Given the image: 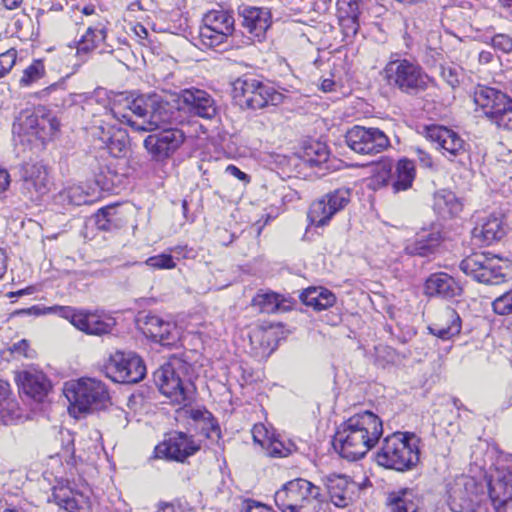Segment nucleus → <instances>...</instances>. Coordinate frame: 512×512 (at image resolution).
<instances>
[{
    "label": "nucleus",
    "instance_id": "61",
    "mask_svg": "<svg viewBox=\"0 0 512 512\" xmlns=\"http://www.w3.org/2000/svg\"><path fill=\"white\" fill-rule=\"evenodd\" d=\"M10 185V175L6 169L0 168V193Z\"/></svg>",
    "mask_w": 512,
    "mask_h": 512
},
{
    "label": "nucleus",
    "instance_id": "50",
    "mask_svg": "<svg viewBox=\"0 0 512 512\" xmlns=\"http://www.w3.org/2000/svg\"><path fill=\"white\" fill-rule=\"evenodd\" d=\"M493 311L498 315L512 314V288L492 302Z\"/></svg>",
    "mask_w": 512,
    "mask_h": 512
},
{
    "label": "nucleus",
    "instance_id": "55",
    "mask_svg": "<svg viewBox=\"0 0 512 512\" xmlns=\"http://www.w3.org/2000/svg\"><path fill=\"white\" fill-rule=\"evenodd\" d=\"M359 0H337V15H359Z\"/></svg>",
    "mask_w": 512,
    "mask_h": 512
},
{
    "label": "nucleus",
    "instance_id": "44",
    "mask_svg": "<svg viewBox=\"0 0 512 512\" xmlns=\"http://www.w3.org/2000/svg\"><path fill=\"white\" fill-rule=\"evenodd\" d=\"M96 225L100 230L109 231L117 226L116 208L107 206L98 210L95 215Z\"/></svg>",
    "mask_w": 512,
    "mask_h": 512
},
{
    "label": "nucleus",
    "instance_id": "1",
    "mask_svg": "<svg viewBox=\"0 0 512 512\" xmlns=\"http://www.w3.org/2000/svg\"><path fill=\"white\" fill-rule=\"evenodd\" d=\"M163 96L157 93L141 94L125 104L114 101L110 107H103V112L94 115L95 133L104 147L113 157L126 154L129 136L126 130L117 124H127L135 131H152L167 122L179 120Z\"/></svg>",
    "mask_w": 512,
    "mask_h": 512
},
{
    "label": "nucleus",
    "instance_id": "49",
    "mask_svg": "<svg viewBox=\"0 0 512 512\" xmlns=\"http://www.w3.org/2000/svg\"><path fill=\"white\" fill-rule=\"evenodd\" d=\"M440 76L452 89H455L460 85L462 69L452 64L441 65Z\"/></svg>",
    "mask_w": 512,
    "mask_h": 512
},
{
    "label": "nucleus",
    "instance_id": "54",
    "mask_svg": "<svg viewBox=\"0 0 512 512\" xmlns=\"http://www.w3.org/2000/svg\"><path fill=\"white\" fill-rule=\"evenodd\" d=\"M263 449H265L267 455L271 457H285L289 453V450L285 448L283 443L276 439L274 436L269 440Z\"/></svg>",
    "mask_w": 512,
    "mask_h": 512
},
{
    "label": "nucleus",
    "instance_id": "31",
    "mask_svg": "<svg viewBox=\"0 0 512 512\" xmlns=\"http://www.w3.org/2000/svg\"><path fill=\"white\" fill-rule=\"evenodd\" d=\"M19 403L7 381L0 380V422L8 425L21 418Z\"/></svg>",
    "mask_w": 512,
    "mask_h": 512
},
{
    "label": "nucleus",
    "instance_id": "26",
    "mask_svg": "<svg viewBox=\"0 0 512 512\" xmlns=\"http://www.w3.org/2000/svg\"><path fill=\"white\" fill-rule=\"evenodd\" d=\"M242 25L258 41H261L271 26V12L267 8L244 7L241 11Z\"/></svg>",
    "mask_w": 512,
    "mask_h": 512
},
{
    "label": "nucleus",
    "instance_id": "46",
    "mask_svg": "<svg viewBox=\"0 0 512 512\" xmlns=\"http://www.w3.org/2000/svg\"><path fill=\"white\" fill-rule=\"evenodd\" d=\"M48 312L54 311L60 317L68 320L75 328L78 329L79 324H82L83 309H76L70 306H54L47 308Z\"/></svg>",
    "mask_w": 512,
    "mask_h": 512
},
{
    "label": "nucleus",
    "instance_id": "37",
    "mask_svg": "<svg viewBox=\"0 0 512 512\" xmlns=\"http://www.w3.org/2000/svg\"><path fill=\"white\" fill-rule=\"evenodd\" d=\"M462 207L461 201L452 191L441 190L434 196V210L443 218L458 215Z\"/></svg>",
    "mask_w": 512,
    "mask_h": 512
},
{
    "label": "nucleus",
    "instance_id": "15",
    "mask_svg": "<svg viewBox=\"0 0 512 512\" xmlns=\"http://www.w3.org/2000/svg\"><path fill=\"white\" fill-rule=\"evenodd\" d=\"M347 146L362 155H376L390 146L388 136L379 128L354 126L345 135Z\"/></svg>",
    "mask_w": 512,
    "mask_h": 512
},
{
    "label": "nucleus",
    "instance_id": "63",
    "mask_svg": "<svg viewBox=\"0 0 512 512\" xmlns=\"http://www.w3.org/2000/svg\"><path fill=\"white\" fill-rule=\"evenodd\" d=\"M494 59V54L490 51H481L478 56V60L480 64H489Z\"/></svg>",
    "mask_w": 512,
    "mask_h": 512
},
{
    "label": "nucleus",
    "instance_id": "16",
    "mask_svg": "<svg viewBox=\"0 0 512 512\" xmlns=\"http://www.w3.org/2000/svg\"><path fill=\"white\" fill-rule=\"evenodd\" d=\"M154 382L173 404L186 406L193 399L192 384L184 383L170 363L162 365L154 372Z\"/></svg>",
    "mask_w": 512,
    "mask_h": 512
},
{
    "label": "nucleus",
    "instance_id": "51",
    "mask_svg": "<svg viewBox=\"0 0 512 512\" xmlns=\"http://www.w3.org/2000/svg\"><path fill=\"white\" fill-rule=\"evenodd\" d=\"M64 197L70 204L76 206H80L88 202V194H86L79 186L69 187L65 190Z\"/></svg>",
    "mask_w": 512,
    "mask_h": 512
},
{
    "label": "nucleus",
    "instance_id": "33",
    "mask_svg": "<svg viewBox=\"0 0 512 512\" xmlns=\"http://www.w3.org/2000/svg\"><path fill=\"white\" fill-rule=\"evenodd\" d=\"M441 233L439 230H423L417 234L414 242L406 246V252L410 255L422 257L429 256L435 252L441 242Z\"/></svg>",
    "mask_w": 512,
    "mask_h": 512
},
{
    "label": "nucleus",
    "instance_id": "5",
    "mask_svg": "<svg viewBox=\"0 0 512 512\" xmlns=\"http://www.w3.org/2000/svg\"><path fill=\"white\" fill-rule=\"evenodd\" d=\"M388 85L409 96L424 93L433 83V79L416 62L408 59L389 61L384 68Z\"/></svg>",
    "mask_w": 512,
    "mask_h": 512
},
{
    "label": "nucleus",
    "instance_id": "11",
    "mask_svg": "<svg viewBox=\"0 0 512 512\" xmlns=\"http://www.w3.org/2000/svg\"><path fill=\"white\" fill-rule=\"evenodd\" d=\"M484 495V486L475 478L460 475L447 484V503L453 512H474Z\"/></svg>",
    "mask_w": 512,
    "mask_h": 512
},
{
    "label": "nucleus",
    "instance_id": "38",
    "mask_svg": "<svg viewBox=\"0 0 512 512\" xmlns=\"http://www.w3.org/2000/svg\"><path fill=\"white\" fill-rule=\"evenodd\" d=\"M301 300L315 310H325L334 305L335 295L323 287H310L301 294Z\"/></svg>",
    "mask_w": 512,
    "mask_h": 512
},
{
    "label": "nucleus",
    "instance_id": "22",
    "mask_svg": "<svg viewBox=\"0 0 512 512\" xmlns=\"http://www.w3.org/2000/svg\"><path fill=\"white\" fill-rule=\"evenodd\" d=\"M324 484L330 501L338 508H345L352 504L359 497L365 485L353 481L344 474H330L325 477Z\"/></svg>",
    "mask_w": 512,
    "mask_h": 512
},
{
    "label": "nucleus",
    "instance_id": "12",
    "mask_svg": "<svg viewBox=\"0 0 512 512\" xmlns=\"http://www.w3.org/2000/svg\"><path fill=\"white\" fill-rule=\"evenodd\" d=\"M199 30V39L207 48H214L225 43L235 30L233 15L226 10L208 11Z\"/></svg>",
    "mask_w": 512,
    "mask_h": 512
},
{
    "label": "nucleus",
    "instance_id": "53",
    "mask_svg": "<svg viewBox=\"0 0 512 512\" xmlns=\"http://www.w3.org/2000/svg\"><path fill=\"white\" fill-rule=\"evenodd\" d=\"M16 59L17 51L15 49H9L0 54V77H3L11 71L16 63Z\"/></svg>",
    "mask_w": 512,
    "mask_h": 512
},
{
    "label": "nucleus",
    "instance_id": "13",
    "mask_svg": "<svg viewBox=\"0 0 512 512\" xmlns=\"http://www.w3.org/2000/svg\"><path fill=\"white\" fill-rule=\"evenodd\" d=\"M350 200L351 192L347 188H339L326 193L311 203L307 214L309 223L316 227L327 225L335 214L348 205Z\"/></svg>",
    "mask_w": 512,
    "mask_h": 512
},
{
    "label": "nucleus",
    "instance_id": "32",
    "mask_svg": "<svg viewBox=\"0 0 512 512\" xmlns=\"http://www.w3.org/2000/svg\"><path fill=\"white\" fill-rule=\"evenodd\" d=\"M252 306L261 313L272 314L289 311L292 307V302L278 293L268 291L257 293L252 299Z\"/></svg>",
    "mask_w": 512,
    "mask_h": 512
},
{
    "label": "nucleus",
    "instance_id": "30",
    "mask_svg": "<svg viewBox=\"0 0 512 512\" xmlns=\"http://www.w3.org/2000/svg\"><path fill=\"white\" fill-rule=\"evenodd\" d=\"M55 503L69 512H89L91 502L83 493L68 488H56L53 491Z\"/></svg>",
    "mask_w": 512,
    "mask_h": 512
},
{
    "label": "nucleus",
    "instance_id": "17",
    "mask_svg": "<svg viewBox=\"0 0 512 512\" xmlns=\"http://www.w3.org/2000/svg\"><path fill=\"white\" fill-rule=\"evenodd\" d=\"M139 330L165 348H178L180 332L173 322L164 321L157 315L140 313L136 317Z\"/></svg>",
    "mask_w": 512,
    "mask_h": 512
},
{
    "label": "nucleus",
    "instance_id": "45",
    "mask_svg": "<svg viewBox=\"0 0 512 512\" xmlns=\"http://www.w3.org/2000/svg\"><path fill=\"white\" fill-rule=\"evenodd\" d=\"M491 123L495 124L498 128L512 131V98L498 110V112L490 120Z\"/></svg>",
    "mask_w": 512,
    "mask_h": 512
},
{
    "label": "nucleus",
    "instance_id": "62",
    "mask_svg": "<svg viewBox=\"0 0 512 512\" xmlns=\"http://www.w3.org/2000/svg\"><path fill=\"white\" fill-rule=\"evenodd\" d=\"M226 171L238 178L239 180H245L247 178V174L244 173L243 171H241L238 167L234 166V165H229L227 168H226Z\"/></svg>",
    "mask_w": 512,
    "mask_h": 512
},
{
    "label": "nucleus",
    "instance_id": "29",
    "mask_svg": "<svg viewBox=\"0 0 512 512\" xmlns=\"http://www.w3.org/2000/svg\"><path fill=\"white\" fill-rule=\"evenodd\" d=\"M21 177L26 189H34L37 195L48 191V173L41 162H26L22 165Z\"/></svg>",
    "mask_w": 512,
    "mask_h": 512
},
{
    "label": "nucleus",
    "instance_id": "59",
    "mask_svg": "<svg viewBox=\"0 0 512 512\" xmlns=\"http://www.w3.org/2000/svg\"><path fill=\"white\" fill-rule=\"evenodd\" d=\"M244 512H274L272 508L258 503V502H248L246 504V508Z\"/></svg>",
    "mask_w": 512,
    "mask_h": 512
},
{
    "label": "nucleus",
    "instance_id": "27",
    "mask_svg": "<svg viewBox=\"0 0 512 512\" xmlns=\"http://www.w3.org/2000/svg\"><path fill=\"white\" fill-rule=\"evenodd\" d=\"M45 123V115L41 111L26 109L15 119L12 131L19 136H34L44 142L45 136L41 132V126Z\"/></svg>",
    "mask_w": 512,
    "mask_h": 512
},
{
    "label": "nucleus",
    "instance_id": "34",
    "mask_svg": "<svg viewBox=\"0 0 512 512\" xmlns=\"http://www.w3.org/2000/svg\"><path fill=\"white\" fill-rule=\"evenodd\" d=\"M387 501L391 512H422L421 499L411 489L391 492Z\"/></svg>",
    "mask_w": 512,
    "mask_h": 512
},
{
    "label": "nucleus",
    "instance_id": "14",
    "mask_svg": "<svg viewBox=\"0 0 512 512\" xmlns=\"http://www.w3.org/2000/svg\"><path fill=\"white\" fill-rule=\"evenodd\" d=\"M425 137L449 161L462 162L468 152L469 145L454 130L441 125L425 127Z\"/></svg>",
    "mask_w": 512,
    "mask_h": 512
},
{
    "label": "nucleus",
    "instance_id": "4",
    "mask_svg": "<svg viewBox=\"0 0 512 512\" xmlns=\"http://www.w3.org/2000/svg\"><path fill=\"white\" fill-rule=\"evenodd\" d=\"M281 512H319L323 502L320 487L297 478L286 482L274 495Z\"/></svg>",
    "mask_w": 512,
    "mask_h": 512
},
{
    "label": "nucleus",
    "instance_id": "47",
    "mask_svg": "<svg viewBox=\"0 0 512 512\" xmlns=\"http://www.w3.org/2000/svg\"><path fill=\"white\" fill-rule=\"evenodd\" d=\"M189 416L195 421H203L209 431L207 432L208 437H212V434L219 435L220 429L218 424L215 422L212 414L206 409H191Z\"/></svg>",
    "mask_w": 512,
    "mask_h": 512
},
{
    "label": "nucleus",
    "instance_id": "8",
    "mask_svg": "<svg viewBox=\"0 0 512 512\" xmlns=\"http://www.w3.org/2000/svg\"><path fill=\"white\" fill-rule=\"evenodd\" d=\"M489 496L497 512H512V454L500 453L488 482Z\"/></svg>",
    "mask_w": 512,
    "mask_h": 512
},
{
    "label": "nucleus",
    "instance_id": "9",
    "mask_svg": "<svg viewBox=\"0 0 512 512\" xmlns=\"http://www.w3.org/2000/svg\"><path fill=\"white\" fill-rule=\"evenodd\" d=\"M461 271L474 280L488 284L498 285L506 281L507 263L501 258L485 252H476L464 258L459 265Z\"/></svg>",
    "mask_w": 512,
    "mask_h": 512
},
{
    "label": "nucleus",
    "instance_id": "58",
    "mask_svg": "<svg viewBox=\"0 0 512 512\" xmlns=\"http://www.w3.org/2000/svg\"><path fill=\"white\" fill-rule=\"evenodd\" d=\"M47 312H48L47 308L42 309L39 306L34 305V306L26 308V309L16 310L13 313V315H34V316H39V315L45 314Z\"/></svg>",
    "mask_w": 512,
    "mask_h": 512
},
{
    "label": "nucleus",
    "instance_id": "42",
    "mask_svg": "<svg viewBox=\"0 0 512 512\" xmlns=\"http://www.w3.org/2000/svg\"><path fill=\"white\" fill-rule=\"evenodd\" d=\"M306 161L311 166H318L329 159L328 147L320 142L310 144L305 148Z\"/></svg>",
    "mask_w": 512,
    "mask_h": 512
},
{
    "label": "nucleus",
    "instance_id": "40",
    "mask_svg": "<svg viewBox=\"0 0 512 512\" xmlns=\"http://www.w3.org/2000/svg\"><path fill=\"white\" fill-rule=\"evenodd\" d=\"M184 250H187L186 246L173 247L170 249V253L151 256L145 260L144 264L157 270L174 269L176 267V262L174 261V257L171 253L181 254Z\"/></svg>",
    "mask_w": 512,
    "mask_h": 512
},
{
    "label": "nucleus",
    "instance_id": "3",
    "mask_svg": "<svg viewBox=\"0 0 512 512\" xmlns=\"http://www.w3.org/2000/svg\"><path fill=\"white\" fill-rule=\"evenodd\" d=\"M418 440L414 434L396 432L387 436L376 454V461L387 469L404 472L419 462Z\"/></svg>",
    "mask_w": 512,
    "mask_h": 512
},
{
    "label": "nucleus",
    "instance_id": "10",
    "mask_svg": "<svg viewBox=\"0 0 512 512\" xmlns=\"http://www.w3.org/2000/svg\"><path fill=\"white\" fill-rule=\"evenodd\" d=\"M65 395L80 412L104 406L110 398L106 385L91 377H82L75 382L66 384Z\"/></svg>",
    "mask_w": 512,
    "mask_h": 512
},
{
    "label": "nucleus",
    "instance_id": "23",
    "mask_svg": "<svg viewBox=\"0 0 512 512\" xmlns=\"http://www.w3.org/2000/svg\"><path fill=\"white\" fill-rule=\"evenodd\" d=\"M20 390L36 402H43L52 389L47 376L38 370H25L17 376Z\"/></svg>",
    "mask_w": 512,
    "mask_h": 512
},
{
    "label": "nucleus",
    "instance_id": "25",
    "mask_svg": "<svg viewBox=\"0 0 512 512\" xmlns=\"http://www.w3.org/2000/svg\"><path fill=\"white\" fill-rule=\"evenodd\" d=\"M424 291L425 294L430 297L451 299L461 295L462 287L449 274L445 272H437L431 274L426 279Z\"/></svg>",
    "mask_w": 512,
    "mask_h": 512
},
{
    "label": "nucleus",
    "instance_id": "2",
    "mask_svg": "<svg viewBox=\"0 0 512 512\" xmlns=\"http://www.w3.org/2000/svg\"><path fill=\"white\" fill-rule=\"evenodd\" d=\"M382 434L381 419L371 411H364L354 414L339 426L333 445L343 458L355 461L365 456Z\"/></svg>",
    "mask_w": 512,
    "mask_h": 512
},
{
    "label": "nucleus",
    "instance_id": "7",
    "mask_svg": "<svg viewBox=\"0 0 512 512\" xmlns=\"http://www.w3.org/2000/svg\"><path fill=\"white\" fill-rule=\"evenodd\" d=\"M163 101L168 103L174 111L179 113V120L163 124L162 127L154 129V131L158 130V132L150 134L145 138L144 147L156 161H164L170 158L185 141L184 132L173 126L183 123V115L178 109H175L168 99L163 98ZM151 132H153V130Z\"/></svg>",
    "mask_w": 512,
    "mask_h": 512
},
{
    "label": "nucleus",
    "instance_id": "48",
    "mask_svg": "<svg viewBox=\"0 0 512 512\" xmlns=\"http://www.w3.org/2000/svg\"><path fill=\"white\" fill-rule=\"evenodd\" d=\"M485 43L490 44L494 50L504 54L512 52V36L506 33H496L493 36H485Z\"/></svg>",
    "mask_w": 512,
    "mask_h": 512
},
{
    "label": "nucleus",
    "instance_id": "41",
    "mask_svg": "<svg viewBox=\"0 0 512 512\" xmlns=\"http://www.w3.org/2000/svg\"><path fill=\"white\" fill-rule=\"evenodd\" d=\"M45 75V66L41 59H35L23 70V75L19 80L21 87H28L32 83L40 80Z\"/></svg>",
    "mask_w": 512,
    "mask_h": 512
},
{
    "label": "nucleus",
    "instance_id": "60",
    "mask_svg": "<svg viewBox=\"0 0 512 512\" xmlns=\"http://www.w3.org/2000/svg\"><path fill=\"white\" fill-rule=\"evenodd\" d=\"M417 155L422 166L431 168L433 166V160L431 156L421 149H417Z\"/></svg>",
    "mask_w": 512,
    "mask_h": 512
},
{
    "label": "nucleus",
    "instance_id": "21",
    "mask_svg": "<svg viewBox=\"0 0 512 512\" xmlns=\"http://www.w3.org/2000/svg\"><path fill=\"white\" fill-rule=\"evenodd\" d=\"M170 103L182 114L183 109L205 119H212L217 112L214 99L204 90L184 89L179 95L171 96Z\"/></svg>",
    "mask_w": 512,
    "mask_h": 512
},
{
    "label": "nucleus",
    "instance_id": "24",
    "mask_svg": "<svg viewBox=\"0 0 512 512\" xmlns=\"http://www.w3.org/2000/svg\"><path fill=\"white\" fill-rule=\"evenodd\" d=\"M510 97L499 89L477 85L473 91V101L490 121Z\"/></svg>",
    "mask_w": 512,
    "mask_h": 512
},
{
    "label": "nucleus",
    "instance_id": "6",
    "mask_svg": "<svg viewBox=\"0 0 512 512\" xmlns=\"http://www.w3.org/2000/svg\"><path fill=\"white\" fill-rule=\"evenodd\" d=\"M233 94L242 107L252 110L263 109L269 105L277 106L284 101V95L272 85L248 74L234 81Z\"/></svg>",
    "mask_w": 512,
    "mask_h": 512
},
{
    "label": "nucleus",
    "instance_id": "20",
    "mask_svg": "<svg viewBox=\"0 0 512 512\" xmlns=\"http://www.w3.org/2000/svg\"><path fill=\"white\" fill-rule=\"evenodd\" d=\"M200 450V443L192 436L174 431L155 447V457L184 462Z\"/></svg>",
    "mask_w": 512,
    "mask_h": 512
},
{
    "label": "nucleus",
    "instance_id": "39",
    "mask_svg": "<svg viewBox=\"0 0 512 512\" xmlns=\"http://www.w3.org/2000/svg\"><path fill=\"white\" fill-rule=\"evenodd\" d=\"M106 38V28L102 24H98L97 26H89L77 42V52L78 53H88L102 42H104Z\"/></svg>",
    "mask_w": 512,
    "mask_h": 512
},
{
    "label": "nucleus",
    "instance_id": "64",
    "mask_svg": "<svg viewBox=\"0 0 512 512\" xmlns=\"http://www.w3.org/2000/svg\"><path fill=\"white\" fill-rule=\"evenodd\" d=\"M29 347L26 340H21L17 344H14L13 348H10V352H25Z\"/></svg>",
    "mask_w": 512,
    "mask_h": 512
},
{
    "label": "nucleus",
    "instance_id": "43",
    "mask_svg": "<svg viewBox=\"0 0 512 512\" xmlns=\"http://www.w3.org/2000/svg\"><path fill=\"white\" fill-rule=\"evenodd\" d=\"M343 40L351 42L359 30V15H337Z\"/></svg>",
    "mask_w": 512,
    "mask_h": 512
},
{
    "label": "nucleus",
    "instance_id": "56",
    "mask_svg": "<svg viewBox=\"0 0 512 512\" xmlns=\"http://www.w3.org/2000/svg\"><path fill=\"white\" fill-rule=\"evenodd\" d=\"M46 123L41 126V132L44 133L45 140L52 137L58 130L60 123L55 117H49L45 115Z\"/></svg>",
    "mask_w": 512,
    "mask_h": 512
},
{
    "label": "nucleus",
    "instance_id": "52",
    "mask_svg": "<svg viewBox=\"0 0 512 512\" xmlns=\"http://www.w3.org/2000/svg\"><path fill=\"white\" fill-rule=\"evenodd\" d=\"M274 436L272 432L268 430V428L262 424L257 423L252 428V437L255 443L259 444L262 448L269 442V440Z\"/></svg>",
    "mask_w": 512,
    "mask_h": 512
},
{
    "label": "nucleus",
    "instance_id": "57",
    "mask_svg": "<svg viewBox=\"0 0 512 512\" xmlns=\"http://www.w3.org/2000/svg\"><path fill=\"white\" fill-rule=\"evenodd\" d=\"M157 512H194L188 503H164Z\"/></svg>",
    "mask_w": 512,
    "mask_h": 512
},
{
    "label": "nucleus",
    "instance_id": "36",
    "mask_svg": "<svg viewBox=\"0 0 512 512\" xmlns=\"http://www.w3.org/2000/svg\"><path fill=\"white\" fill-rule=\"evenodd\" d=\"M114 326L113 318L84 310L82 324H79L78 330L89 335L99 336L110 333Z\"/></svg>",
    "mask_w": 512,
    "mask_h": 512
},
{
    "label": "nucleus",
    "instance_id": "35",
    "mask_svg": "<svg viewBox=\"0 0 512 512\" xmlns=\"http://www.w3.org/2000/svg\"><path fill=\"white\" fill-rule=\"evenodd\" d=\"M473 237L483 244L490 245L500 240L506 234V228L500 217L491 215L484 222L473 229Z\"/></svg>",
    "mask_w": 512,
    "mask_h": 512
},
{
    "label": "nucleus",
    "instance_id": "18",
    "mask_svg": "<svg viewBox=\"0 0 512 512\" xmlns=\"http://www.w3.org/2000/svg\"><path fill=\"white\" fill-rule=\"evenodd\" d=\"M105 372L114 382L137 383L145 377L146 367L138 354H111Z\"/></svg>",
    "mask_w": 512,
    "mask_h": 512
},
{
    "label": "nucleus",
    "instance_id": "19",
    "mask_svg": "<svg viewBox=\"0 0 512 512\" xmlns=\"http://www.w3.org/2000/svg\"><path fill=\"white\" fill-rule=\"evenodd\" d=\"M377 168L374 181L383 186L391 185L394 193L408 190L415 179V165L406 158L397 162L394 171L391 162H383Z\"/></svg>",
    "mask_w": 512,
    "mask_h": 512
},
{
    "label": "nucleus",
    "instance_id": "28",
    "mask_svg": "<svg viewBox=\"0 0 512 512\" xmlns=\"http://www.w3.org/2000/svg\"><path fill=\"white\" fill-rule=\"evenodd\" d=\"M461 327L462 321L459 314L453 308L446 307L428 329L434 336L442 340H450L460 333Z\"/></svg>",
    "mask_w": 512,
    "mask_h": 512
}]
</instances>
